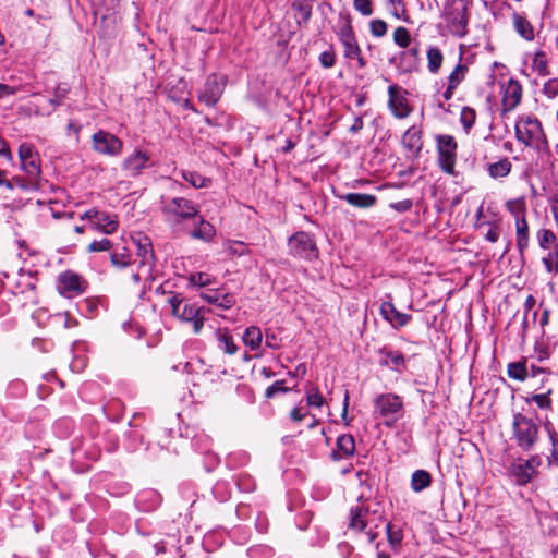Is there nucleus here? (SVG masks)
<instances>
[{"label": "nucleus", "mask_w": 558, "mask_h": 558, "mask_svg": "<svg viewBox=\"0 0 558 558\" xmlns=\"http://www.w3.org/2000/svg\"><path fill=\"white\" fill-rule=\"evenodd\" d=\"M515 138L538 153L548 149V141L541 121L533 116H520L514 125Z\"/></svg>", "instance_id": "1"}, {"label": "nucleus", "mask_w": 558, "mask_h": 558, "mask_svg": "<svg viewBox=\"0 0 558 558\" xmlns=\"http://www.w3.org/2000/svg\"><path fill=\"white\" fill-rule=\"evenodd\" d=\"M383 522V512L377 504H363L351 508L349 527L359 532L365 531L369 542L375 541L377 534L374 530Z\"/></svg>", "instance_id": "2"}, {"label": "nucleus", "mask_w": 558, "mask_h": 558, "mask_svg": "<svg viewBox=\"0 0 558 558\" xmlns=\"http://www.w3.org/2000/svg\"><path fill=\"white\" fill-rule=\"evenodd\" d=\"M161 211L168 223L179 226L182 222L198 217V206L184 197H172L162 202Z\"/></svg>", "instance_id": "3"}, {"label": "nucleus", "mask_w": 558, "mask_h": 558, "mask_svg": "<svg viewBox=\"0 0 558 558\" xmlns=\"http://www.w3.org/2000/svg\"><path fill=\"white\" fill-rule=\"evenodd\" d=\"M171 308V314L182 322H190L193 324V330L198 333L204 325L205 308L196 304L190 303L181 294H173L168 299Z\"/></svg>", "instance_id": "4"}, {"label": "nucleus", "mask_w": 558, "mask_h": 558, "mask_svg": "<svg viewBox=\"0 0 558 558\" xmlns=\"http://www.w3.org/2000/svg\"><path fill=\"white\" fill-rule=\"evenodd\" d=\"M403 401L398 395L381 393L374 400V414L380 417L388 427L393 426L403 416Z\"/></svg>", "instance_id": "5"}, {"label": "nucleus", "mask_w": 558, "mask_h": 558, "mask_svg": "<svg viewBox=\"0 0 558 558\" xmlns=\"http://www.w3.org/2000/svg\"><path fill=\"white\" fill-rule=\"evenodd\" d=\"M512 430L515 444L523 451H530L538 440V425L522 413L513 415Z\"/></svg>", "instance_id": "6"}, {"label": "nucleus", "mask_w": 558, "mask_h": 558, "mask_svg": "<svg viewBox=\"0 0 558 558\" xmlns=\"http://www.w3.org/2000/svg\"><path fill=\"white\" fill-rule=\"evenodd\" d=\"M468 7L464 0H454L447 10V21L452 35L464 37L468 33Z\"/></svg>", "instance_id": "7"}, {"label": "nucleus", "mask_w": 558, "mask_h": 558, "mask_svg": "<svg viewBox=\"0 0 558 558\" xmlns=\"http://www.w3.org/2000/svg\"><path fill=\"white\" fill-rule=\"evenodd\" d=\"M289 251L295 257L312 260L318 256V248L312 235L300 231L289 239Z\"/></svg>", "instance_id": "8"}, {"label": "nucleus", "mask_w": 558, "mask_h": 558, "mask_svg": "<svg viewBox=\"0 0 558 558\" xmlns=\"http://www.w3.org/2000/svg\"><path fill=\"white\" fill-rule=\"evenodd\" d=\"M81 219H86L88 221V227L92 230H97L105 234H111L116 232L119 227L117 216L98 210L96 208L86 210L81 216Z\"/></svg>", "instance_id": "9"}, {"label": "nucleus", "mask_w": 558, "mask_h": 558, "mask_svg": "<svg viewBox=\"0 0 558 558\" xmlns=\"http://www.w3.org/2000/svg\"><path fill=\"white\" fill-rule=\"evenodd\" d=\"M93 149L105 156L117 157L121 154L123 143L114 134L99 130L92 136Z\"/></svg>", "instance_id": "10"}, {"label": "nucleus", "mask_w": 558, "mask_h": 558, "mask_svg": "<svg viewBox=\"0 0 558 558\" xmlns=\"http://www.w3.org/2000/svg\"><path fill=\"white\" fill-rule=\"evenodd\" d=\"M21 168L29 178V186H37V179L41 173L38 155L29 144H22L19 148Z\"/></svg>", "instance_id": "11"}, {"label": "nucleus", "mask_w": 558, "mask_h": 558, "mask_svg": "<svg viewBox=\"0 0 558 558\" xmlns=\"http://www.w3.org/2000/svg\"><path fill=\"white\" fill-rule=\"evenodd\" d=\"M542 461L538 456H533L527 460L518 459L510 466V473L520 486L526 485L537 473Z\"/></svg>", "instance_id": "12"}, {"label": "nucleus", "mask_w": 558, "mask_h": 558, "mask_svg": "<svg viewBox=\"0 0 558 558\" xmlns=\"http://www.w3.org/2000/svg\"><path fill=\"white\" fill-rule=\"evenodd\" d=\"M438 160L441 169L447 173H453L456 165L457 142L451 135H440L437 137Z\"/></svg>", "instance_id": "13"}, {"label": "nucleus", "mask_w": 558, "mask_h": 558, "mask_svg": "<svg viewBox=\"0 0 558 558\" xmlns=\"http://www.w3.org/2000/svg\"><path fill=\"white\" fill-rule=\"evenodd\" d=\"M57 289L66 298L82 294L86 289V282L77 274L65 271L58 277Z\"/></svg>", "instance_id": "14"}, {"label": "nucleus", "mask_w": 558, "mask_h": 558, "mask_svg": "<svg viewBox=\"0 0 558 558\" xmlns=\"http://www.w3.org/2000/svg\"><path fill=\"white\" fill-rule=\"evenodd\" d=\"M388 106L392 114L398 119L407 118L411 113V107L405 97V92L397 85H390L388 87Z\"/></svg>", "instance_id": "15"}, {"label": "nucleus", "mask_w": 558, "mask_h": 558, "mask_svg": "<svg viewBox=\"0 0 558 558\" xmlns=\"http://www.w3.org/2000/svg\"><path fill=\"white\" fill-rule=\"evenodd\" d=\"M223 92V83L219 81L218 76L211 74L207 77L204 87L198 93V100L206 106L213 107L220 99Z\"/></svg>", "instance_id": "16"}, {"label": "nucleus", "mask_w": 558, "mask_h": 558, "mask_svg": "<svg viewBox=\"0 0 558 558\" xmlns=\"http://www.w3.org/2000/svg\"><path fill=\"white\" fill-rule=\"evenodd\" d=\"M522 99V86L521 84L510 78L502 86V113L510 112L521 102Z\"/></svg>", "instance_id": "17"}, {"label": "nucleus", "mask_w": 558, "mask_h": 558, "mask_svg": "<svg viewBox=\"0 0 558 558\" xmlns=\"http://www.w3.org/2000/svg\"><path fill=\"white\" fill-rule=\"evenodd\" d=\"M149 155L143 150H135L122 161V169L130 177H137L147 167Z\"/></svg>", "instance_id": "18"}, {"label": "nucleus", "mask_w": 558, "mask_h": 558, "mask_svg": "<svg viewBox=\"0 0 558 558\" xmlns=\"http://www.w3.org/2000/svg\"><path fill=\"white\" fill-rule=\"evenodd\" d=\"M380 314L395 328L403 327L411 320V315L398 311L390 300L381 303Z\"/></svg>", "instance_id": "19"}, {"label": "nucleus", "mask_w": 558, "mask_h": 558, "mask_svg": "<svg viewBox=\"0 0 558 558\" xmlns=\"http://www.w3.org/2000/svg\"><path fill=\"white\" fill-rule=\"evenodd\" d=\"M136 243L137 247V255L140 256L141 260L140 266L142 270H147V272L151 271L153 263H154V253H153V246L148 238H140L138 240L134 241Z\"/></svg>", "instance_id": "20"}, {"label": "nucleus", "mask_w": 558, "mask_h": 558, "mask_svg": "<svg viewBox=\"0 0 558 558\" xmlns=\"http://www.w3.org/2000/svg\"><path fill=\"white\" fill-rule=\"evenodd\" d=\"M548 380H549L548 377H544L542 379L541 388L545 389L544 392L534 393L531 397H526L525 402L526 403L534 402V403H536L538 409L551 411L553 410V400H551L550 396L553 393V389L550 387H548V388L546 387V383H548Z\"/></svg>", "instance_id": "21"}, {"label": "nucleus", "mask_w": 558, "mask_h": 558, "mask_svg": "<svg viewBox=\"0 0 558 558\" xmlns=\"http://www.w3.org/2000/svg\"><path fill=\"white\" fill-rule=\"evenodd\" d=\"M202 299L208 303H214L222 308H230L235 303V298L231 293H221L218 290L203 292Z\"/></svg>", "instance_id": "22"}, {"label": "nucleus", "mask_w": 558, "mask_h": 558, "mask_svg": "<svg viewBox=\"0 0 558 558\" xmlns=\"http://www.w3.org/2000/svg\"><path fill=\"white\" fill-rule=\"evenodd\" d=\"M514 31L525 40L534 39V27L530 21L520 13H512L511 15Z\"/></svg>", "instance_id": "23"}, {"label": "nucleus", "mask_w": 558, "mask_h": 558, "mask_svg": "<svg viewBox=\"0 0 558 558\" xmlns=\"http://www.w3.org/2000/svg\"><path fill=\"white\" fill-rule=\"evenodd\" d=\"M197 223L191 232L192 238L198 239L205 242L213 240L216 234V230L211 223L205 220L202 216L198 215Z\"/></svg>", "instance_id": "24"}, {"label": "nucleus", "mask_w": 558, "mask_h": 558, "mask_svg": "<svg viewBox=\"0 0 558 558\" xmlns=\"http://www.w3.org/2000/svg\"><path fill=\"white\" fill-rule=\"evenodd\" d=\"M348 204L357 208H369L373 207L377 198L375 195L365 193H348L341 196Z\"/></svg>", "instance_id": "25"}, {"label": "nucleus", "mask_w": 558, "mask_h": 558, "mask_svg": "<svg viewBox=\"0 0 558 558\" xmlns=\"http://www.w3.org/2000/svg\"><path fill=\"white\" fill-rule=\"evenodd\" d=\"M418 47H412L409 50H405L400 53L399 57V66L404 72H412L418 66Z\"/></svg>", "instance_id": "26"}, {"label": "nucleus", "mask_w": 558, "mask_h": 558, "mask_svg": "<svg viewBox=\"0 0 558 558\" xmlns=\"http://www.w3.org/2000/svg\"><path fill=\"white\" fill-rule=\"evenodd\" d=\"M337 451L333 453L335 459H342L353 456L355 451V440L352 435H341L337 439Z\"/></svg>", "instance_id": "27"}, {"label": "nucleus", "mask_w": 558, "mask_h": 558, "mask_svg": "<svg viewBox=\"0 0 558 558\" xmlns=\"http://www.w3.org/2000/svg\"><path fill=\"white\" fill-rule=\"evenodd\" d=\"M517 247L520 254L527 248L530 242L529 223L526 218L515 220Z\"/></svg>", "instance_id": "28"}, {"label": "nucleus", "mask_w": 558, "mask_h": 558, "mask_svg": "<svg viewBox=\"0 0 558 558\" xmlns=\"http://www.w3.org/2000/svg\"><path fill=\"white\" fill-rule=\"evenodd\" d=\"M243 343L251 350L255 351L260 348L263 342V333L259 327L250 326L245 329L243 337Z\"/></svg>", "instance_id": "29"}, {"label": "nucleus", "mask_w": 558, "mask_h": 558, "mask_svg": "<svg viewBox=\"0 0 558 558\" xmlns=\"http://www.w3.org/2000/svg\"><path fill=\"white\" fill-rule=\"evenodd\" d=\"M432 484V476L425 470H416L411 476V488L415 493H420Z\"/></svg>", "instance_id": "30"}, {"label": "nucleus", "mask_w": 558, "mask_h": 558, "mask_svg": "<svg viewBox=\"0 0 558 558\" xmlns=\"http://www.w3.org/2000/svg\"><path fill=\"white\" fill-rule=\"evenodd\" d=\"M507 374L512 379L524 381L530 375L527 362L523 360L509 363L507 367Z\"/></svg>", "instance_id": "31"}, {"label": "nucleus", "mask_w": 558, "mask_h": 558, "mask_svg": "<svg viewBox=\"0 0 558 558\" xmlns=\"http://www.w3.org/2000/svg\"><path fill=\"white\" fill-rule=\"evenodd\" d=\"M402 141L404 146L411 151L418 153L422 148L420 131L416 128L407 130Z\"/></svg>", "instance_id": "32"}, {"label": "nucleus", "mask_w": 558, "mask_h": 558, "mask_svg": "<svg viewBox=\"0 0 558 558\" xmlns=\"http://www.w3.org/2000/svg\"><path fill=\"white\" fill-rule=\"evenodd\" d=\"M344 47V57L348 59L356 60L360 69L366 66V60L362 56V50L356 41H349L348 44H343Z\"/></svg>", "instance_id": "33"}, {"label": "nucleus", "mask_w": 558, "mask_h": 558, "mask_svg": "<svg viewBox=\"0 0 558 558\" xmlns=\"http://www.w3.org/2000/svg\"><path fill=\"white\" fill-rule=\"evenodd\" d=\"M512 169V165L508 158L500 159L497 162L488 166V173L493 179H500L507 177Z\"/></svg>", "instance_id": "34"}, {"label": "nucleus", "mask_w": 558, "mask_h": 558, "mask_svg": "<svg viewBox=\"0 0 558 558\" xmlns=\"http://www.w3.org/2000/svg\"><path fill=\"white\" fill-rule=\"evenodd\" d=\"M532 69L541 76L548 75V59L543 50H538L534 53L532 58Z\"/></svg>", "instance_id": "35"}, {"label": "nucleus", "mask_w": 558, "mask_h": 558, "mask_svg": "<svg viewBox=\"0 0 558 558\" xmlns=\"http://www.w3.org/2000/svg\"><path fill=\"white\" fill-rule=\"evenodd\" d=\"M427 68L430 73L436 74L441 68L444 56L441 51L436 47H430L427 50Z\"/></svg>", "instance_id": "36"}, {"label": "nucleus", "mask_w": 558, "mask_h": 558, "mask_svg": "<svg viewBox=\"0 0 558 558\" xmlns=\"http://www.w3.org/2000/svg\"><path fill=\"white\" fill-rule=\"evenodd\" d=\"M506 208L513 216L514 220L525 218L526 206L523 198L508 201L506 203Z\"/></svg>", "instance_id": "37"}, {"label": "nucleus", "mask_w": 558, "mask_h": 558, "mask_svg": "<svg viewBox=\"0 0 558 558\" xmlns=\"http://www.w3.org/2000/svg\"><path fill=\"white\" fill-rule=\"evenodd\" d=\"M181 174L182 178L195 189L207 187L211 182L210 179L194 171H182Z\"/></svg>", "instance_id": "38"}, {"label": "nucleus", "mask_w": 558, "mask_h": 558, "mask_svg": "<svg viewBox=\"0 0 558 558\" xmlns=\"http://www.w3.org/2000/svg\"><path fill=\"white\" fill-rule=\"evenodd\" d=\"M386 531H387L388 542H389L391 548L395 551H397L400 548L401 543H402V538H403L402 531L400 529L396 527L395 525H392L391 523H387Z\"/></svg>", "instance_id": "39"}, {"label": "nucleus", "mask_w": 558, "mask_h": 558, "mask_svg": "<svg viewBox=\"0 0 558 558\" xmlns=\"http://www.w3.org/2000/svg\"><path fill=\"white\" fill-rule=\"evenodd\" d=\"M218 341L219 348L227 354H235L238 351V345L234 343L232 336H230L227 331L221 332L218 331Z\"/></svg>", "instance_id": "40"}, {"label": "nucleus", "mask_w": 558, "mask_h": 558, "mask_svg": "<svg viewBox=\"0 0 558 558\" xmlns=\"http://www.w3.org/2000/svg\"><path fill=\"white\" fill-rule=\"evenodd\" d=\"M542 262L548 272L558 274V244L554 245V250L544 256Z\"/></svg>", "instance_id": "41"}, {"label": "nucleus", "mask_w": 558, "mask_h": 558, "mask_svg": "<svg viewBox=\"0 0 558 558\" xmlns=\"http://www.w3.org/2000/svg\"><path fill=\"white\" fill-rule=\"evenodd\" d=\"M476 120V112L473 108L463 107L460 114V121L466 133L472 129Z\"/></svg>", "instance_id": "42"}, {"label": "nucleus", "mask_w": 558, "mask_h": 558, "mask_svg": "<svg viewBox=\"0 0 558 558\" xmlns=\"http://www.w3.org/2000/svg\"><path fill=\"white\" fill-rule=\"evenodd\" d=\"M113 247V243L107 239L102 238L100 240H94L90 242L87 246L88 253H98V252H108L111 251Z\"/></svg>", "instance_id": "43"}, {"label": "nucleus", "mask_w": 558, "mask_h": 558, "mask_svg": "<svg viewBox=\"0 0 558 558\" xmlns=\"http://www.w3.org/2000/svg\"><path fill=\"white\" fill-rule=\"evenodd\" d=\"M393 41L401 48H407L411 43L410 32L403 27L399 26L393 32Z\"/></svg>", "instance_id": "44"}, {"label": "nucleus", "mask_w": 558, "mask_h": 558, "mask_svg": "<svg viewBox=\"0 0 558 558\" xmlns=\"http://www.w3.org/2000/svg\"><path fill=\"white\" fill-rule=\"evenodd\" d=\"M306 401L310 407L320 408L325 399L316 387L311 386L306 389Z\"/></svg>", "instance_id": "45"}, {"label": "nucleus", "mask_w": 558, "mask_h": 558, "mask_svg": "<svg viewBox=\"0 0 558 558\" xmlns=\"http://www.w3.org/2000/svg\"><path fill=\"white\" fill-rule=\"evenodd\" d=\"M537 240H538L539 246L543 250L549 248V246L551 244H557L556 243V235H555V233L553 231L548 230V229H541L537 232Z\"/></svg>", "instance_id": "46"}, {"label": "nucleus", "mask_w": 558, "mask_h": 558, "mask_svg": "<svg viewBox=\"0 0 558 558\" xmlns=\"http://www.w3.org/2000/svg\"><path fill=\"white\" fill-rule=\"evenodd\" d=\"M468 68L463 64H458L449 75V84L451 88H457L458 85L464 80Z\"/></svg>", "instance_id": "47"}, {"label": "nucleus", "mask_w": 558, "mask_h": 558, "mask_svg": "<svg viewBox=\"0 0 558 558\" xmlns=\"http://www.w3.org/2000/svg\"><path fill=\"white\" fill-rule=\"evenodd\" d=\"M214 280L215 279L209 274H206V272H195V274L191 275V277H190V282L193 286H197V287L209 286L214 282Z\"/></svg>", "instance_id": "48"}, {"label": "nucleus", "mask_w": 558, "mask_h": 558, "mask_svg": "<svg viewBox=\"0 0 558 558\" xmlns=\"http://www.w3.org/2000/svg\"><path fill=\"white\" fill-rule=\"evenodd\" d=\"M110 260L113 266L124 268L131 265V255L129 253L113 252L110 255Z\"/></svg>", "instance_id": "49"}, {"label": "nucleus", "mask_w": 558, "mask_h": 558, "mask_svg": "<svg viewBox=\"0 0 558 558\" xmlns=\"http://www.w3.org/2000/svg\"><path fill=\"white\" fill-rule=\"evenodd\" d=\"M369 29L373 36L381 37L387 33V23L379 19L372 20L369 22Z\"/></svg>", "instance_id": "50"}, {"label": "nucleus", "mask_w": 558, "mask_h": 558, "mask_svg": "<svg viewBox=\"0 0 558 558\" xmlns=\"http://www.w3.org/2000/svg\"><path fill=\"white\" fill-rule=\"evenodd\" d=\"M543 94L548 99H554L555 97H557V95H558V80L557 78L548 80L544 84V86H543Z\"/></svg>", "instance_id": "51"}, {"label": "nucleus", "mask_w": 558, "mask_h": 558, "mask_svg": "<svg viewBox=\"0 0 558 558\" xmlns=\"http://www.w3.org/2000/svg\"><path fill=\"white\" fill-rule=\"evenodd\" d=\"M354 9L364 16H369L373 13V7L371 0H354Z\"/></svg>", "instance_id": "52"}, {"label": "nucleus", "mask_w": 558, "mask_h": 558, "mask_svg": "<svg viewBox=\"0 0 558 558\" xmlns=\"http://www.w3.org/2000/svg\"><path fill=\"white\" fill-rule=\"evenodd\" d=\"M69 92V88L63 85H58L54 90V97L49 100L50 105L56 108L57 106H60L62 100L65 98L66 94Z\"/></svg>", "instance_id": "53"}, {"label": "nucleus", "mask_w": 558, "mask_h": 558, "mask_svg": "<svg viewBox=\"0 0 558 558\" xmlns=\"http://www.w3.org/2000/svg\"><path fill=\"white\" fill-rule=\"evenodd\" d=\"M287 391H288V388L284 387V381L283 380H277L276 383H274L271 386H269L266 389L265 396L267 398H272V397H275L279 392H287Z\"/></svg>", "instance_id": "54"}, {"label": "nucleus", "mask_w": 558, "mask_h": 558, "mask_svg": "<svg viewBox=\"0 0 558 558\" xmlns=\"http://www.w3.org/2000/svg\"><path fill=\"white\" fill-rule=\"evenodd\" d=\"M339 37H340V41L342 43V45L348 44L349 41L355 40L353 29L349 23L342 27V29L340 31Z\"/></svg>", "instance_id": "55"}, {"label": "nucleus", "mask_w": 558, "mask_h": 558, "mask_svg": "<svg viewBox=\"0 0 558 558\" xmlns=\"http://www.w3.org/2000/svg\"><path fill=\"white\" fill-rule=\"evenodd\" d=\"M320 64L326 68H332L335 65L336 57L332 51H324L319 56Z\"/></svg>", "instance_id": "56"}, {"label": "nucleus", "mask_w": 558, "mask_h": 558, "mask_svg": "<svg viewBox=\"0 0 558 558\" xmlns=\"http://www.w3.org/2000/svg\"><path fill=\"white\" fill-rule=\"evenodd\" d=\"M484 236H485V240L488 242H492V243L497 242L500 236L499 226L492 225Z\"/></svg>", "instance_id": "57"}, {"label": "nucleus", "mask_w": 558, "mask_h": 558, "mask_svg": "<svg viewBox=\"0 0 558 558\" xmlns=\"http://www.w3.org/2000/svg\"><path fill=\"white\" fill-rule=\"evenodd\" d=\"M386 356H387L386 362L387 363L390 362L391 364H393L397 367L404 363V357H403L402 353H400L398 351L388 352Z\"/></svg>", "instance_id": "58"}, {"label": "nucleus", "mask_w": 558, "mask_h": 558, "mask_svg": "<svg viewBox=\"0 0 558 558\" xmlns=\"http://www.w3.org/2000/svg\"><path fill=\"white\" fill-rule=\"evenodd\" d=\"M20 89H21L20 86H10V85L0 83V99L8 97L10 95H14Z\"/></svg>", "instance_id": "59"}, {"label": "nucleus", "mask_w": 558, "mask_h": 558, "mask_svg": "<svg viewBox=\"0 0 558 558\" xmlns=\"http://www.w3.org/2000/svg\"><path fill=\"white\" fill-rule=\"evenodd\" d=\"M390 207L396 209L397 211H408L412 208V202L410 199H404L390 204Z\"/></svg>", "instance_id": "60"}, {"label": "nucleus", "mask_w": 558, "mask_h": 558, "mask_svg": "<svg viewBox=\"0 0 558 558\" xmlns=\"http://www.w3.org/2000/svg\"><path fill=\"white\" fill-rule=\"evenodd\" d=\"M150 272H147V270H142L141 266H140V263L137 264V269L136 271H134L132 274V281L135 283V284H138L142 280V277L143 276H150Z\"/></svg>", "instance_id": "61"}, {"label": "nucleus", "mask_w": 558, "mask_h": 558, "mask_svg": "<svg viewBox=\"0 0 558 558\" xmlns=\"http://www.w3.org/2000/svg\"><path fill=\"white\" fill-rule=\"evenodd\" d=\"M12 183H13V185L15 184L22 189H34L35 187V186H29V178H27V180L24 181L23 179L15 177V178H13Z\"/></svg>", "instance_id": "62"}, {"label": "nucleus", "mask_w": 558, "mask_h": 558, "mask_svg": "<svg viewBox=\"0 0 558 558\" xmlns=\"http://www.w3.org/2000/svg\"><path fill=\"white\" fill-rule=\"evenodd\" d=\"M363 125H364V123H363L362 118H361V117H356V118L354 119L353 124H352V125H351V128H350V131H351L352 133H356V132H359L360 130H362V129H363Z\"/></svg>", "instance_id": "63"}, {"label": "nucleus", "mask_w": 558, "mask_h": 558, "mask_svg": "<svg viewBox=\"0 0 558 558\" xmlns=\"http://www.w3.org/2000/svg\"><path fill=\"white\" fill-rule=\"evenodd\" d=\"M549 436L553 442L551 459L558 463V441L555 440L551 433H549Z\"/></svg>", "instance_id": "64"}]
</instances>
